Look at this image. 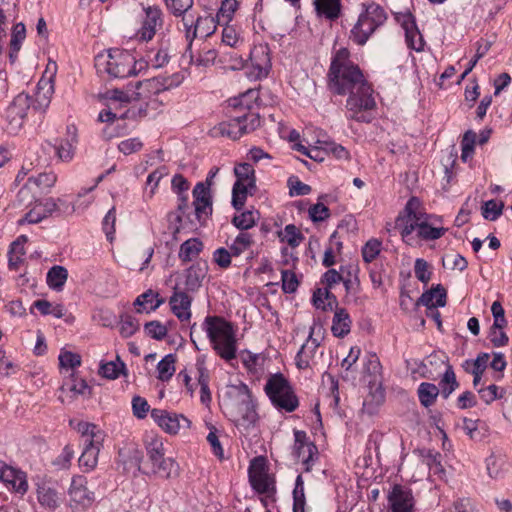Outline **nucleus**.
<instances>
[{"mask_svg": "<svg viewBox=\"0 0 512 512\" xmlns=\"http://www.w3.org/2000/svg\"><path fill=\"white\" fill-rule=\"evenodd\" d=\"M252 488L258 492L259 494H267L270 495L275 491L274 480L267 473L262 476L256 477L255 479L249 481Z\"/></svg>", "mask_w": 512, "mask_h": 512, "instance_id": "nucleus-50", "label": "nucleus"}, {"mask_svg": "<svg viewBox=\"0 0 512 512\" xmlns=\"http://www.w3.org/2000/svg\"><path fill=\"white\" fill-rule=\"evenodd\" d=\"M392 512H414V498L410 489L396 484L388 494Z\"/></svg>", "mask_w": 512, "mask_h": 512, "instance_id": "nucleus-17", "label": "nucleus"}, {"mask_svg": "<svg viewBox=\"0 0 512 512\" xmlns=\"http://www.w3.org/2000/svg\"><path fill=\"white\" fill-rule=\"evenodd\" d=\"M489 358L488 353H481L475 360H466L464 364L465 370L471 374H483L487 368Z\"/></svg>", "mask_w": 512, "mask_h": 512, "instance_id": "nucleus-58", "label": "nucleus"}, {"mask_svg": "<svg viewBox=\"0 0 512 512\" xmlns=\"http://www.w3.org/2000/svg\"><path fill=\"white\" fill-rule=\"evenodd\" d=\"M439 385L440 393L445 399H447L451 395V393L458 388L459 384L456 380L455 373L451 366L447 367Z\"/></svg>", "mask_w": 512, "mask_h": 512, "instance_id": "nucleus-44", "label": "nucleus"}, {"mask_svg": "<svg viewBox=\"0 0 512 512\" xmlns=\"http://www.w3.org/2000/svg\"><path fill=\"white\" fill-rule=\"evenodd\" d=\"M268 472L267 461L263 456H258L253 458L250 461V465L248 467V477L249 481L255 479L256 477L262 476Z\"/></svg>", "mask_w": 512, "mask_h": 512, "instance_id": "nucleus-63", "label": "nucleus"}, {"mask_svg": "<svg viewBox=\"0 0 512 512\" xmlns=\"http://www.w3.org/2000/svg\"><path fill=\"white\" fill-rule=\"evenodd\" d=\"M327 88L336 95H348L346 109L349 117L363 121L362 111L372 110L376 106L373 89L366 80L359 65L352 58L348 48L341 47L332 52L327 73Z\"/></svg>", "mask_w": 512, "mask_h": 512, "instance_id": "nucleus-1", "label": "nucleus"}, {"mask_svg": "<svg viewBox=\"0 0 512 512\" xmlns=\"http://www.w3.org/2000/svg\"><path fill=\"white\" fill-rule=\"evenodd\" d=\"M259 97L255 89H248L238 97L229 99L230 119L223 121L209 131L212 137H226L237 140L245 134L251 133L260 126V117L252 112L253 105Z\"/></svg>", "mask_w": 512, "mask_h": 512, "instance_id": "nucleus-3", "label": "nucleus"}, {"mask_svg": "<svg viewBox=\"0 0 512 512\" xmlns=\"http://www.w3.org/2000/svg\"><path fill=\"white\" fill-rule=\"evenodd\" d=\"M30 210L18 220L19 225L23 224H36L45 219V213L43 211V205H41V201H36L30 206Z\"/></svg>", "mask_w": 512, "mask_h": 512, "instance_id": "nucleus-52", "label": "nucleus"}, {"mask_svg": "<svg viewBox=\"0 0 512 512\" xmlns=\"http://www.w3.org/2000/svg\"><path fill=\"white\" fill-rule=\"evenodd\" d=\"M418 206V200L411 198L407 202L404 212L399 214L395 220V228L399 230L402 240L410 246L415 245L418 241L438 240L448 230L438 225L441 218L419 210Z\"/></svg>", "mask_w": 512, "mask_h": 512, "instance_id": "nucleus-2", "label": "nucleus"}, {"mask_svg": "<svg viewBox=\"0 0 512 512\" xmlns=\"http://www.w3.org/2000/svg\"><path fill=\"white\" fill-rule=\"evenodd\" d=\"M75 138L62 139L54 145L55 151L59 159L62 161H70L74 156Z\"/></svg>", "mask_w": 512, "mask_h": 512, "instance_id": "nucleus-55", "label": "nucleus"}, {"mask_svg": "<svg viewBox=\"0 0 512 512\" xmlns=\"http://www.w3.org/2000/svg\"><path fill=\"white\" fill-rule=\"evenodd\" d=\"M146 62L136 60L127 50L118 48L101 52L95 57V68L100 76L126 78L135 76L146 68Z\"/></svg>", "mask_w": 512, "mask_h": 512, "instance_id": "nucleus-4", "label": "nucleus"}, {"mask_svg": "<svg viewBox=\"0 0 512 512\" xmlns=\"http://www.w3.org/2000/svg\"><path fill=\"white\" fill-rule=\"evenodd\" d=\"M234 173L237 178L235 183H243L250 185V187L255 186V170L253 166L249 163H240L234 168Z\"/></svg>", "mask_w": 512, "mask_h": 512, "instance_id": "nucleus-43", "label": "nucleus"}, {"mask_svg": "<svg viewBox=\"0 0 512 512\" xmlns=\"http://www.w3.org/2000/svg\"><path fill=\"white\" fill-rule=\"evenodd\" d=\"M202 327L220 358L227 362L236 358L237 342L230 322L220 316H207Z\"/></svg>", "mask_w": 512, "mask_h": 512, "instance_id": "nucleus-5", "label": "nucleus"}, {"mask_svg": "<svg viewBox=\"0 0 512 512\" xmlns=\"http://www.w3.org/2000/svg\"><path fill=\"white\" fill-rule=\"evenodd\" d=\"M203 249V243L197 238H191L181 244L179 250V259L183 262L192 261Z\"/></svg>", "mask_w": 512, "mask_h": 512, "instance_id": "nucleus-36", "label": "nucleus"}, {"mask_svg": "<svg viewBox=\"0 0 512 512\" xmlns=\"http://www.w3.org/2000/svg\"><path fill=\"white\" fill-rule=\"evenodd\" d=\"M33 305L43 315H53L55 318H62L65 315L64 306L61 304L53 305L47 300L40 299L35 301Z\"/></svg>", "mask_w": 512, "mask_h": 512, "instance_id": "nucleus-53", "label": "nucleus"}, {"mask_svg": "<svg viewBox=\"0 0 512 512\" xmlns=\"http://www.w3.org/2000/svg\"><path fill=\"white\" fill-rule=\"evenodd\" d=\"M253 243L251 234L241 232L233 241L230 246V251L233 256L238 257L244 253Z\"/></svg>", "mask_w": 512, "mask_h": 512, "instance_id": "nucleus-54", "label": "nucleus"}, {"mask_svg": "<svg viewBox=\"0 0 512 512\" xmlns=\"http://www.w3.org/2000/svg\"><path fill=\"white\" fill-rule=\"evenodd\" d=\"M313 5L318 17L334 21L341 15V0H313Z\"/></svg>", "mask_w": 512, "mask_h": 512, "instance_id": "nucleus-26", "label": "nucleus"}, {"mask_svg": "<svg viewBox=\"0 0 512 512\" xmlns=\"http://www.w3.org/2000/svg\"><path fill=\"white\" fill-rule=\"evenodd\" d=\"M36 492L37 500L43 508L54 511L61 505V494L51 483L45 481L37 483Z\"/></svg>", "mask_w": 512, "mask_h": 512, "instance_id": "nucleus-22", "label": "nucleus"}, {"mask_svg": "<svg viewBox=\"0 0 512 512\" xmlns=\"http://www.w3.org/2000/svg\"><path fill=\"white\" fill-rule=\"evenodd\" d=\"M56 72V63H53V71L49 76H42L38 81L36 92L32 97V111L44 112L51 101L54 93V77Z\"/></svg>", "mask_w": 512, "mask_h": 512, "instance_id": "nucleus-14", "label": "nucleus"}, {"mask_svg": "<svg viewBox=\"0 0 512 512\" xmlns=\"http://www.w3.org/2000/svg\"><path fill=\"white\" fill-rule=\"evenodd\" d=\"M171 185L172 190L179 196V204L178 213H171L169 217L170 219L173 218L176 222H181L182 214H184L185 209L188 208V197L186 192L188 191L190 184L181 174H176L172 178Z\"/></svg>", "mask_w": 512, "mask_h": 512, "instance_id": "nucleus-24", "label": "nucleus"}, {"mask_svg": "<svg viewBox=\"0 0 512 512\" xmlns=\"http://www.w3.org/2000/svg\"><path fill=\"white\" fill-rule=\"evenodd\" d=\"M417 304L429 307H443L446 305V291L440 285L424 292L418 299Z\"/></svg>", "mask_w": 512, "mask_h": 512, "instance_id": "nucleus-33", "label": "nucleus"}, {"mask_svg": "<svg viewBox=\"0 0 512 512\" xmlns=\"http://www.w3.org/2000/svg\"><path fill=\"white\" fill-rule=\"evenodd\" d=\"M206 269L199 263L190 266L185 272V288L188 291L197 290L205 278Z\"/></svg>", "mask_w": 512, "mask_h": 512, "instance_id": "nucleus-35", "label": "nucleus"}, {"mask_svg": "<svg viewBox=\"0 0 512 512\" xmlns=\"http://www.w3.org/2000/svg\"><path fill=\"white\" fill-rule=\"evenodd\" d=\"M197 18V38H207L211 36L217 29L219 23L214 17L210 15L201 16L196 15Z\"/></svg>", "mask_w": 512, "mask_h": 512, "instance_id": "nucleus-41", "label": "nucleus"}, {"mask_svg": "<svg viewBox=\"0 0 512 512\" xmlns=\"http://www.w3.org/2000/svg\"><path fill=\"white\" fill-rule=\"evenodd\" d=\"M476 142L477 134L472 130L466 131L461 141V158L463 161L472 158Z\"/></svg>", "mask_w": 512, "mask_h": 512, "instance_id": "nucleus-56", "label": "nucleus"}, {"mask_svg": "<svg viewBox=\"0 0 512 512\" xmlns=\"http://www.w3.org/2000/svg\"><path fill=\"white\" fill-rule=\"evenodd\" d=\"M125 369V364L117 357L116 361L102 363L99 368V374L107 379H116Z\"/></svg>", "mask_w": 512, "mask_h": 512, "instance_id": "nucleus-48", "label": "nucleus"}, {"mask_svg": "<svg viewBox=\"0 0 512 512\" xmlns=\"http://www.w3.org/2000/svg\"><path fill=\"white\" fill-rule=\"evenodd\" d=\"M168 10L175 16L181 17L191 13L193 0H165Z\"/></svg>", "mask_w": 512, "mask_h": 512, "instance_id": "nucleus-57", "label": "nucleus"}, {"mask_svg": "<svg viewBox=\"0 0 512 512\" xmlns=\"http://www.w3.org/2000/svg\"><path fill=\"white\" fill-rule=\"evenodd\" d=\"M384 401V391L379 386L376 387L375 392L370 396L366 397L363 403V407L366 412L370 415L374 414L378 406Z\"/></svg>", "mask_w": 512, "mask_h": 512, "instance_id": "nucleus-61", "label": "nucleus"}, {"mask_svg": "<svg viewBox=\"0 0 512 512\" xmlns=\"http://www.w3.org/2000/svg\"><path fill=\"white\" fill-rule=\"evenodd\" d=\"M162 92V86L158 77H152L135 84L134 98L137 100L150 99L153 95Z\"/></svg>", "mask_w": 512, "mask_h": 512, "instance_id": "nucleus-27", "label": "nucleus"}, {"mask_svg": "<svg viewBox=\"0 0 512 512\" xmlns=\"http://www.w3.org/2000/svg\"><path fill=\"white\" fill-rule=\"evenodd\" d=\"M264 391L273 406L285 412H293L299 406V400L289 381L280 373L271 375Z\"/></svg>", "mask_w": 512, "mask_h": 512, "instance_id": "nucleus-8", "label": "nucleus"}, {"mask_svg": "<svg viewBox=\"0 0 512 512\" xmlns=\"http://www.w3.org/2000/svg\"><path fill=\"white\" fill-rule=\"evenodd\" d=\"M195 378L200 386V401L206 407H209L212 396L209 388L210 375L203 359H197L195 363Z\"/></svg>", "mask_w": 512, "mask_h": 512, "instance_id": "nucleus-25", "label": "nucleus"}, {"mask_svg": "<svg viewBox=\"0 0 512 512\" xmlns=\"http://www.w3.org/2000/svg\"><path fill=\"white\" fill-rule=\"evenodd\" d=\"M417 393L420 403L428 408L434 404L440 390L435 384L423 382L419 385Z\"/></svg>", "mask_w": 512, "mask_h": 512, "instance_id": "nucleus-39", "label": "nucleus"}, {"mask_svg": "<svg viewBox=\"0 0 512 512\" xmlns=\"http://www.w3.org/2000/svg\"><path fill=\"white\" fill-rule=\"evenodd\" d=\"M184 55L189 57L190 64L207 68L215 64L218 51L209 43L203 42L196 52H194L193 46L191 50L185 49Z\"/></svg>", "mask_w": 512, "mask_h": 512, "instance_id": "nucleus-21", "label": "nucleus"}, {"mask_svg": "<svg viewBox=\"0 0 512 512\" xmlns=\"http://www.w3.org/2000/svg\"><path fill=\"white\" fill-rule=\"evenodd\" d=\"M68 278V271L63 266H53L47 273V283L50 288L60 291Z\"/></svg>", "mask_w": 512, "mask_h": 512, "instance_id": "nucleus-40", "label": "nucleus"}, {"mask_svg": "<svg viewBox=\"0 0 512 512\" xmlns=\"http://www.w3.org/2000/svg\"><path fill=\"white\" fill-rule=\"evenodd\" d=\"M503 208L502 201L489 200L482 207V215L487 220L495 221L502 214Z\"/></svg>", "mask_w": 512, "mask_h": 512, "instance_id": "nucleus-60", "label": "nucleus"}, {"mask_svg": "<svg viewBox=\"0 0 512 512\" xmlns=\"http://www.w3.org/2000/svg\"><path fill=\"white\" fill-rule=\"evenodd\" d=\"M197 18L192 12L181 16L180 22L177 24L178 30L184 34L187 42L186 49L191 50L194 40L197 38Z\"/></svg>", "mask_w": 512, "mask_h": 512, "instance_id": "nucleus-31", "label": "nucleus"}, {"mask_svg": "<svg viewBox=\"0 0 512 512\" xmlns=\"http://www.w3.org/2000/svg\"><path fill=\"white\" fill-rule=\"evenodd\" d=\"M277 235L282 243H287L291 248L298 247L304 240V235L294 224L286 225Z\"/></svg>", "mask_w": 512, "mask_h": 512, "instance_id": "nucleus-38", "label": "nucleus"}, {"mask_svg": "<svg viewBox=\"0 0 512 512\" xmlns=\"http://www.w3.org/2000/svg\"><path fill=\"white\" fill-rule=\"evenodd\" d=\"M193 197L197 219L199 221L205 220L212 213V200L209 188L201 182L197 183L193 189Z\"/></svg>", "mask_w": 512, "mask_h": 512, "instance_id": "nucleus-19", "label": "nucleus"}, {"mask_svg": "<svg viewBox=\"0 0 512 512\" xmlns=\"http://www.w3.org/2000/svg\"><path fill=\"white\" fill-rule=\"evenodd\" d=\"M144 445L149 460H157L160 456L165 455L164 439L158 434H147Z\"/></svg>", "mask_w": 512, "mask_h": 512, "instance_id": "nucleus-34", "label": "nucleus"}, {"mask_svg": "<svg viewBox=\"0 0 512 512\" xmlns=\"http://www.w3.org/2000/svg\"><path fill=\"white\" fill-rule=\"evenodd\" d=\"M387 19L386 11L379 4H363L362 11L350 30L349 39L356 45H365L369 38L385 24Z\"/></svg>", "mask_w": 512, "mask_h": 512, "instance_id": "nucleus-7", "label": "nucleus"}, {"mask_svg": "<svg viewBox=\"0 0 512 512\" xmlns=\"http://www.w3.org/2000/svg\"><path fill=\"white\" fill-rule=\"evenodd\" d=\"M305 492L304 481L301 475H298L293 490V512H305Z\"/></svg>", "mask_w": 512, "mask_h": 512, "instance_id": "nucleus-51", "label": "nucleus"}, {"mask_svg": "<svg viewBox=\"0 0 512 512\" xmlns=\"http://www.w3.org/2000/svg\"><path fill=\"white\" fill-rule=\"evenodd\" d=\"M321 330V326L313 325L310 327L309 336L306 342L301 346L295 358L296 365L299 369H308L316 364L315 358L320 342L314 335L320 334Z\"/></svg>", "mask_w": 512, "mask_h": 512, "instance_id": "nucleus-13", "label": "nucleus"}, {"mask_svg": "<svg viewBox=\"0 0 512 512\" xmlns=\"http://www.w3.org/2000/svg\"><path fill=\"white\" fill-rule=\"evenodd\" d=\"M397 23L402 27L405 33V41L408 48L421 52L424 50L425 41L420 33L416 20L410 12L397 13L395 15Z\"/></svg>", "mask_w": 512, "mask_h": 512, "instance_id": "nucleus-12", "label": "nucleus"}, {"mask_svg": "<svg viewBox=\"0 0 512 512\" xmlns=\"http://www.w3.org/2000/svg\"><path fill=\"white\" fill-rule=\"evenodd\" d=\"M179 464L171 457L162 460V464L158 465V469L153 470V474L161 478L171 479L179 476Z\"/></svg>", "mask_w": 512, "mask_h": 512, "instance_id": "nucleus-42", "label": "nucleus"}, {"mask_svg": "<svg viewBox=\"0 0 512 512\" xmlns=\"http://www.w3.org/2000/svg\"><path fill=\"white\" fill-rule=\"evenodd\" d=\"M28 183L35 189V191L41 196L42 194L48 193L50 189L55 185L57 176L54 172H42L37 175H31L27 179Z\"/></svg>", "mask_w": 512, "mask_h": 512, "instance_id": "nucleus-30", "label": "nucleus"}, {"mask_svg": "<svg viewBox=\"0 0 512 512\" xmlns=\"http://www.w3.org/2000/svg\"><path fill=\"white\" fill-rule=\"evenodd\" d=\"M250 61L258 70V76L266 75L270 68L268 47L264 45L255 46L250 52Z\"/></svg>", "mask_w": 512, "mask_h": 512, "instance_id": "nucleus-32", "label": "nucleus"}, {"mask_svg": "<svg viewBox=\"0 0 512 512\" xmlns=\"http://www.w3.org/2000/svg\"><path fill=\"white\" fill-rule=\"evenodd\" d=\"M163 26V12L157 6H149L145 9V17L135 37L142 42L150 41L157 30Z\"/></svg>", "mask_w": 512, "mask_h": 512, "instance_id": "nucleus-15", "label": "nucleus"}, {"mask_svg": "<svg viewBox=\"0 0 512 512\" xmlns=\"http://www.w3.org/2000/svg\"><path fill=\"white\" fill-rule=\"evenodd\" d=\"M32 110V97L26 93L18 94L6 110V118L12 132L17 131Z\"/></svg>", "mask_w": 512, "mask_h": 512, "instance_id": "nucleus-11", "label": "nucleus"}, {"mask_svg": "<svg viewBox=\"0 0 512 512\" xmlns=\"http://www.w3.org/2000/svg\"><path fill=\"white\" fill-rule=\"evenodd\" d=\"M72 426L81 436V442L84 446L83 452L79 457V465L85 471H92L98 463V455L104 441V432L95 424L70 420Z\"/></svg>", "mask_w": 512, "mask_h": 512, "instance_id": "nucleus-6", "label": "nucleus"}, {"mask_svg": "<svg viewBox=\"0 0 512 512\" xmlns=\"http://www.w3.org/2000/svg\"><path fill=\"white\" fill-rule=\"evenodd\" d=\"M350 266H341L340 270L329 269L322 276V282L325 284V288L332 289L335 285L343 283L346 276L347 270Z\"/></svg>", "mask_w": 512, "mask_h": 512, "instance_id": "nucleus-49", "label": "nucleus"}, {"mask_svg": "<svg viewBox=\"0 0 512 512\" xmlns=\"http://www.w3.org/2000/svg\"><path fill=\"white\" fill-rule=\"evenodd\" d=\"M235 227L241 230L252 228L256 223L255 213L252 211H245L239 215H235L232 219Z\"/></svg>", "mask_w": 512, "mask_h": 512, "instance_id": "nucleus-64", "label": "nucleus"}, {"mask_svg": "<svg viewBox=\"0 0 512 512\" xmlns=\"http://www.w3.org/2000/svg\"><path fill=\"white\" fill-rule=\"evenodd\" d=\"M150 415L154 422L170 435H175L181 429H187L191 425V421L183 414H177L164 409H152Z\"/></svg>", "mask_w": 512, "mask_h": 512, "instance_id": "nucleus-10", "label": "nucleus"}, {"mask_svg": "<svg viewBox=\"0 0 512 512\" xmlns=\"http://www.w3.org/2000/svg\"><path fill=\"white\" fill-rule=\"evenodd\" d=\"M176 356L168 354L157 364L158 379L168 381L175 373Z\"/></svg>", "mask_w": 512, "mask_h": 512, "instance_id": "nucleus-46", "label": "nucleus"}, {"mask_svg": "<svg viewBox=\"0 0 512 512\" xmlns=\"http://www.w3.org/2000/svg\"><path fill=\"white\" fill-rule=\"evenodd\" d=\"M382 243L377 239H370L362 248V258L366 263H372L381 252Z\"/></svg>", "mask_w": 512, "mask_h": 512, "instance_id": "nucleus-62", "label": "nucleus"}, {"mask_svg": "<svg viewBox=\"0 0 512 512\" xmlns=\"http://www.w3.org/2000/svg\"><path fill=\"white\" fill-rule=\"evenodd\" d=\"M68 494L72 502L83 508L90 507L95 501L94 492L87 488V479L82 475L72 478Z\"/></svg>", "mask_w": 512, "mask_h": 512, "instance_id": "nucleus-18", "label": "nucleus"}, {"mask_svg": "<svg viewBox=\"0 0 512 512\" xmlns=\"http://www.w3.org/2000/svg\"><path fill=\"white\" fill-rule=\"evenodd\" d=\"M256 187L243 183H234L232 189V205L236 210H241L246 202L248 193H251Z\"/></svg>", "mask_w": 512, "mask_h": 512, "instance_id": "nucleus-45", "label": "nucleus"}, {"mask_svg": "<svg viewBox=\"0 0 512 512\" xmlns=\"http://www.w3.org/2000/svg\"><path fill=\"white\" fill-rule=\"evenodd\" d=\"M343 285L345 287V297L344 302L347 304H363L365 298L361 297L359 294L362 290L361 282L359 279V269L357 267H351L347 270L346 276L343 281Z\"/></svg>", "mask_w": 512, "mask_h": 512, "instance_id": "nucleus-20", "label": "nucleus"}, {"mask_svg": "<svg viewBox=\"0 0 512 512\" xmlns=\"http://www.w3.org/2000/svg\"><path fill=\"white\" fill-rule=\"evenodd\" d=\"M38 197H40L39 194L26 180L16 195L14 206L29 208L33 203L38 201Z\"/></svg>", "mask_w": 512, "mask_h": 512, "instance_id": "nucleus-37", "label": "nucleus"}, {"mask_svg": "<svg viewBox=\"0 0 512 512\" xmlns=\"http://www.w3.org/2000/svg\"><path fill=\"white\" fill-rule=\"evenodd\" d=\"M164 300L159 298V294L151 289L140 294L134 301L137 313H149L156 310Z\"/></svg>", "mask_w": 512, "mask_h": 512, "instance_id": "nucleus-29", "label": "nucleus"}, {"mask_svg": "<svg viewBox=\"0 0 512 512\" xmlns=\"http://www.w3.org/2000/svg\"><path fill=\"white\" fill-rule=\"evenodd\" d=\"M169 304L171 311L181 322L190 320L192 298L187 293L175 288L169 299Z\"/></svg>", "mask_w": 512, "mask_h": 512, "instance_id": "nucleus-23", "label": "nucleus"}, {"mask_svg": "<svg viewBox=\"0 0 512 512\" xmlns=\"http://www.w3.org/2000/svg\"><path fill=\"white\" fill-rule=\"evenodd\" d=\"M226 397L229 406L238 419L245 423H254L257 420L256 405L248 386L242 382L227 386Z\"/></svg>", "mask_w": 512, "mask_h": 512, "instance_id": "nucleus-9", "label": "nucleus"}, {"mask_svg": "<svg viewBox=\"0 0 512 512\" xmlns=\"http://www.w3.org/2000/svg\"><path fill=\"white\" fill-rule=\"evenodd\" d=\"M478 394L486 404H490L496 399L503 398L505 395V389L498 387L495 384H491L487 387L478 389Z\"/></svg>", "mask_w": 512, "mask_h": 512, "instance_id": "nucleus-59", "label": "nucleus"}, {"mask_svg": "<svg viewBox=\"0 0 512 512\" xmlns=\"http://www.w3.org/2000/svg\"><path fill=\"white\" fill-rule=\"evenodd\" d=\"M351 318L346 309L336 307L332 320L331 331L335 337L342 338L351 330Z\"/></svg>", "mask_w": 512, "mask_h": 512, "instance_id": "nucleus-28", "label": "nucleus"}, {"mask_svg": "<svg viewBox=\"0 0 512 512\" xmlns=\"http://www.w3.org/2000/svg\"><path fill=\"white\" fill-rule=\"evenodd\" d=\"M294 454L310 470L315 458H317L318 449L316 445L308 441L305 431L294 430Z\"/></svg>", "mask_w": 512, "mask_h": 512, "instance_id": "nucleus-16", "label": "nucleus"}, {"mask_svg": "<svg viewBox=\"0 0 512 512\" xmlns=\"http://www.w3.org/2000/svg\"><path fill=\"white\" fill-rule=\"evenodd\" d=\"M26 38V28L25 25L20 22L13 26L12 32H11V39H10V58H13L14 55H17V53L21 49V45L23 41Z\"/></svg>", "mask_w": 512, "mask_h": 512, "instance_id": "nucleus-47", "label": "nucleus"}]
</instances>
